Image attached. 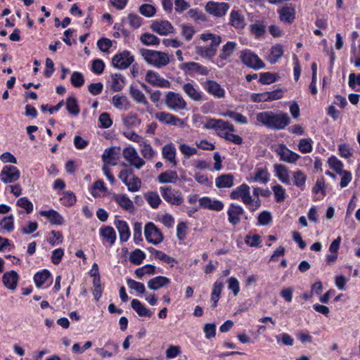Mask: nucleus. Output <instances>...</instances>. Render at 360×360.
<instances>
[{
  "label": "nucleus",
  "instance_id": "1",
  "mask_svg": "<svg viewBox=\"0 0 360 360\" xmlns=\"http://www.w3.org/2000/svg\"><path fill=\"white\" fill-rule=\"evenodd\" d=\"M257 121L266 127L271 129H283L290 124V119L287 113L278 110L263 111L256 115Z\"/></svg>",
  "mask_w": 360,
  "mask_h": 360
},
{
  "label": "nucleus",
  "instance_id": "2",
  "mask_svg": "<svg viewBox=\"0 0 360 360\" xmlns=\"http://www.w3.org/2000/svg\"><path fill=\"white\" fill-rule=\"evenodd\" d=\"M205 127L214 129L219 136L231 143L237 145L243 143L242 137L233 134L236 131L233 125L227 121L219 119H210L205 125Z\"/></svg>",
  "mask_w": 360,
  "mask_h": 360
},
{
  "label": "nucleus",
  "instance_id": "3",
  "mask_svg": "<svg viewBox=\"0 0 360 360\" xmlns=\"http://www.w3.org/2000/svg\"><path fill=\"white\" fill-rule=\"evenodd\" d=\"M140 53L148 64L158 68L166 66L169 62V56L165 52L141 49Z\"/></svg>",
  "mask_w": 360,
  "mask_h": 360
},
{
  "label": "nucleus",
  "instance_id": "4",
  "mask_svg": "<svg viewBox=\"0 0 360 360\" xmlns=\"http://www.w3.org/2000/svg\"><path fill=\"white\" fill-rule=\"evenodd\" d=\"M165 103L168 109L177 112L186 109L187 103L184 97L178 93L169 91L165 97Z\"/></svg>",
  "mask_w": 360,
  "mask_h": 360
},
{
  "label": "nucleus",
  "instance_id": "5",
  "mask_svg": "<svg viewBox=\"0 0 360 360\" xmlns=\"http://www.w3.org/2000/svg\"><path fill=\"white\" fill-rule=\"evenodd\" d=\"M240 58L244 65L255 70H258L265 67V64L263 61L257 54L250 50H244L240 51Z\"/></svg>",
  "mask_w": 360,
  "mask_h": 360
},
{
  "label": "nucleus",
  "instance_id": "6",
  "mask_svg": "<svg viewBox=\"0 0 360 360\" xmlns=\"http://www.w3.org/2000/svg\"><path fill=\"white\" fill-rule=\"evenodd\" d=\"M250 186L248 184H243L231 191L230 197L233 200L241 198L243 203L250 206L253 204L254 199L250 195Z\"/></svg>",
  "mask_w": 360,
  "mask_h": 360
},
{
  "label": "nucleus",
  "instance_id": "7",
  "mask_svg": "<svg viewBox=\"0 0 360 360\" xmlns=\"http://www.w3.org/2000/svg\"><path fill=\"white\" fill-rule=\"evenodd\" d=\"M144 234L148 242L157 245L163 240V236L158 227L152 222L145 226Z\"/></svg>",
  "mask_w": 360,
  "mask_h": 360
},
{
  "label": "nucleus",
  "instance_id": "8",
  "mask_svg": "<svg viewBox=\"0 0 360 360\" xmlns=\"http://www.w3.org/2000/svg\"><path fill=\"white\" fill-rule=\"evenodd\" d=\"M184 94L192 101L195 102H201L203 100V93L199 87L193 81L184 83L181 86Z\"/></svg>",
  "mask_w": 360,
  "mask_h": 360
},
{
  "label": "nucleus",
  "instance_id": "9",
  "mask_svg": "<svg viewBox=\"0 0 360 360\" xmlns=\"http://www.w3.org/2000/svg\"><path fill=\"white\" fill-rule=\"evenodd\" d=\"M230 6L225 2L209 1L205 6V11L210 15L221 18L227 13Z\"/></svg>",
  "mask_w": 360,
  "mask_h": 360
},
{
  "label": "nucleus",
  "instance_id": "10",
  "mask_svg": "<svg viewBox=\"0 0 360 360\" xmlns=\"http://www.w3.org/2000/svg\"><path fill=\"white\" fill-rule=\"evenodd\" d=\"M274 152L280 157V160L288 163L295 162L300 156L287 148L284 144H278L274 147Z\"/></svg>",
  "mask_w": 360,
  "mask_h": 360
},
{
  "label": "nucleus",
  "instance_id": "11",
  "mask_svg": "<svg viewBox=\"0 0 360 360\" xmlns=\"http://www.w3.org/2000/svg\"><path fill=\"white\" fill-rule=\"evenodd\" d=\"M160 191L162 198L167 202L175 205H179L182 203L183 198L179 191L172 188L170 186L162 187Z\"/></svg>",
  "mask_w": 360,
  "mask_h": 360
},
{
  "label": "nucleus",
  "instance_id": "12",
  "mask_svg": "<svg viewBox=\"0 0 360 360\" xmlns=\"http://www.w3.org/2000/svg\"><path fill=\"white\" fill-rule=\"evenodd\" d=\"M155 118L160 122L179 127H184V122L179 117L167 112H159L155 114Z\"/></svg>",
  "mask_w": 360,
  "mask_h": 360
},
{
  "label": "nucleus",
  "instance_id": "13",
  "mask_svg": "<svg viewBox=\"0 0 360 360\" xmlns=\"http://www.w3.org/2000/svg\"><path fill=\"white\" fill-rule=\"evenodd\" d=\"M134 60V56H131L129 51H124L114 56L112 64L115 68L122 70L127 68Z\"/></svg>",
  "mask_w": 360,
  "mask_h": 360
},
{
  "label": "nucleus",
  "instance_id": "14",
  "mask_svg": "<svg viewBox=\"0 0 360 360\" xmlns=\"http://www.w3.org/2000/svg\"><path fill=\"white\" fill-rule=\"evenodd\" d=\"M19 169L13 165H6L0 173V179L5 184L13 183L20 178Z\"/></svg>",
  "mask_w": 360,
  "mask_h": 360
},
{
  "label": "nucleus",
  "instance_id": "15",
  "mask_svg": "<svg viewBox=\"0 0 360 360\" xmlns=\"http://www.w3.org/2000/svg\"><path fill=\"white\" fill-rule=\"evenodd\" d=\"M205 90L216 98H223L225 90L214 80L207 79L203 84Z\"/></svg>",
  "mask_w": 360,
  "mask_h": 360
},
{
  "label": "nucleus",
  "instance_id": "16",
  "mask_svg": "<svg viewBox=\"0 0 360 360\" xmlns=\"http://www.w3.org/2000/svg\"><path fill=\"white\" fill-rule=\"evenodd\" d=\"M181 68L185 72L189 74H197L203 76L207 75L210 72L207 67L195 62L184 63L181 65Z\"/></svg>",
  "mask_w": 360,
  "mask_h": 360
},
{
  "label": "nucleus",
  "instance_id": "17",
  "mask_svg": "<svg viewBox=\"0 0 360 360\" xmlns=\"http://www.w3.org/2000/svg\"><path fill=\"white\" fill-rule=\"evenodd\" d=\"M150 29L160 35H167L174 32V27L167 20H155L150 25Z\"/></svg>",
  "mask_w": 360,
  "mask_h": 360
},
{
  "label": "nucleus",
  "instance_id": "18",
  "mask_svg": "<svg viewBox=\"0 0 360 360\" xmlns=\"http://www.w3.org/2000/svg\"><path fill=\"white\" fill-rule=\"evenodd\" d=\"M244 212L245 211L241 206L231 203L227 211L229 222L233 226L237 225Z\"/></svg>",
  "mask_w": 360,
  "mask_h": 360
},
{
  "label": "nucleus",
  "instance_id": "19",
  "mask_svg": "<svg viewBox=\"0 0 360 360\" xmlns=\"http://www.w3.org/2000/svg\"><path fill=\"white\" fill-rule=\"evenodd\" d=\"M146 81L155 86L169 88L170 82L160 76L158 72L153 70H148L146 75Z\"/></svg>",
  "mask_w": 360,
  "mask_h": 360
},
{
  "label": "nucleus",
  "instance_id": "20",
  "mask_svg": "<svg viewBox=\"0 0 360 360\" xmlns=\"http://www.w3.org/2000/svg\"><path fill=\"white\" fill-rule=\"evenodd\" d=\"M229 25L238 30H243L247 25L243 13L240 11L233 10L230 13Z\"/></svg>",
  "mask_w": 360,
  "mask_h": 360
},
{
  "label": "nucleus",
  "instance_id": "21",
  "mask_svg": "<svg viewBox=\"0 0 360 360\" xmlns=\"http://www.w3.org/2000/svg\"><path fill=\"white\" fill-rule=\"evenodd\" d=\"M119 150L120 148L116 149L115 147L106 148L102 155V160L106 165L115 166L117 164L119 160Z\"/></svg>",
  "mask_w": 360,
  "mask_h": 360
},
{
  "label": "nucleus",
  "instance_id": "22",
  "mask_svg": "<svg viewBox=\"0 0 360 360\" xmlns=\"http://www.w3.org/2000/svg\"><path fill=\"white\" fill-rule=\"evenodd\" d=\"M19 276L15 271H10L4 273L2 277V281L6 288L14 290L18 285Z\"/></svg>",
  "mask_w": 360,
  "mask_h": 360
},
{
  "label": "nucleus",
  "instance_id": "23",
  "mask_svg": "<svg viewBox=\"0 0 360 360\" xmlns=\"http://www.w3.org/2000/svg\"><path fill=\"white\" fill-rule=\"evenodd\" d=\"M199 204L203 208L210 210L221 211L224 208V203L218 200H212L208 197H202L199 199Z\"/></svg>",
  "mask_w": 360,
  "mask_h": 360
},
{
  "label": "nucleus",
  "instance_id": "24",
  "mask_svg": "<svg viewBox=\"0 0 360 360\" xmlns=\"http://www.w3.org/2000/svg\"><path fill=\"white\" fill-rule=\"evenodd\" d=\"M112 200H115L120 207L128 212H133L134 209V203L125 194H113Z\"/></svg>",
  "mask_w": 360,
  "mask_h": 360
},
{
  "label": "nucleus",
  "instance_id": "25",
  "mask_svg": "<svg viewBox=\"0 0 360 360\" xmlns=\"http://www.w3.org/2000/svg\"><path fill=\"white\" fill-rule=\"evenodd\" d=\"M162 153L163 158L171 162L173 167L177 165L176 160V148L174 143H170L165 145L162 147Z\"/></svg>",
  "mask_w": 360,
  "mask_h": 360
},
{
  "label": "nucleus",
  "instance_id": "26",
  "mask_svg": "<svg viewBox=\"0 0 360 360\" xmlns=\"http://www.w3.org/2000/svg\"><path fill=\"white\" fill-rule=\"evenodd\" d=\"M115 225L119 232L121 242H126L130 237V231L127 223L123 220H115Z\"/></svg>",
  "mask_w": 360,
  "mask_h": 360
},
{
  "label": "nucleus",
  "instance_id": "27",
  "mask_svg": "<svg viewBox=\"0 0 360 360\" xmlns=\"http://www.w3.org/2000/svg\"><path fill=\"white\" fill-rule=\"evenodd\" d=\"M276 176L278 179L285 184H290V174L288 168L283 165L276 164L274 166Z\"/></svg>",
  "mask_w": 360,
  "mask_h": 360
},
{
  "label": "nucleus",
  "instance_id": "28",
  "mask_svg": "<svg viewBox=\"0 0 360 360\" xmlns=\"http://www.w3.org/2000/svg\"><path fill=\"white\" fill-rule=\"evenodd\" d=\"M215 185L219 188H228L233 186V176L231 174H221L215 179Z\"/></svg>",
  "mask_w": 360,
  "mask_h": 360
},
{
  "label": "nucleus",
  "instance_id": "29",
  "mask_svg": "<svg viewBox=\"0 0 360 360\" xmlns=\"http://www.w3.org/2000/svg\"><path fill=\"white\" fill-rule=\"evenodd\" d=\"M40 214L48 218L53 224L62 225L64 223L63 217L54 210L41 211Z\"/></svg>",
  "mask_w": 360,
  "mask_h": 360
},
{
  "label": "nucleus",
  "instance_id": "30",
  "mask_svg": "<svg viewBox=\"0 0 360 360\" xmlns=\"http://www.w3.org/2000/svg\"><path fill=\"white\" fill-rule=\"evenodd\" d=\"M170 283V280L165 276H156L148 282V287L150 290H156L162 287L168 285Z\"/></svg>",
  "mask_w": 360,
  "mask_h": 360
},
{
  "label": "nucleus",
  "instance_id": "31",
  "mask_svg": "<svg viewBox=\"0 0 360 360\" xmlns=\"http://www.w3.org/2000/svg\"><path fill=\"white\" fill-rule=\"evenodd\" d=\"M132 309L140 316L151 317L153 312L147 309L139 300L133 299L131 302Z\"/></svg>",
  "mask_w": 360,
  "mask_h": 360
},
{
  "label": "nucleus",
  "instance_id": "32",
  "mask_svg": "<svg viewBox=\"0 0 360 360\" xmlns=\"http://www.w3.org/2000/svg\"><path fill=\"white\" fill-rule=\"evenodd\" d=\"M101 236L110 245H112L116 240V232L111 226H107L100 229Z\"/></svg>",
  "mask_w": 360,
  "mask_h": 360
},
{
  "label": "nucleus",
  "instance_id": "33",
  "mask_svg": "<svg viewBox=\"0 0 360 360\" xmlns=\"http://www.w3.org/2000/svg\"><path fill=\"white\" fill-rule=\"evenodd\" d=\"M295 13V8L291 6H285L278 11L281 20L288 23H291L294 20Z\"/></svg>",
  "mask_w": 360,
  "mask_h": 360
},
{
  "label": "nucleus",
  "instance_id": "34",
  "mask_svg": "<svg viewBox=\"0 0 360 360\" xmlns=\"http://www.w3.org/2000/svg\"><path fill=\"white\" fill-rule=\"evenodd\" d=\"M112 101L113 105L120 110H127L130 107L129 102L124 96L115 95L112 97Z\"/></svg>",
  "mask_w": 360,
  "mask_h": 360
},
{
  "label": "nucleus",
  "instance_id": "35",
  "mask_svg": "<svg viewBox=\"0 0 360 360\" xmlns=\"http://www.w3.org/2000/svg\"><path fill=\"white\" fill-rule=\"evenodd\" d=\"M178 180V175L176 171H166L161 173L158 176V181L162 184L175 183Z\"/></svg>",
  "mask_w": 360,
  "mask_h": 360
},
{
  "label": "nucleus",
  "instance_id": "36",
  "mask_svg": "<svg viewBox=\"0 0 360 360\" xmlns=\"http://www.w3.org/2000/svg\"><path fill=\"white\" fill-rule=\"evenodd\" d=\"M122 122L127 128H134L138 127L141 124V120L138 115L134 113H129L122 117Z\"/></svg>",
  "mask_w": 360,
  "mask_h": 360
},
{
  "label": "nucleus",
  "instance_id": "37",
  "mask_svg": "<svg viewBox=\"0 0 360 360\" xmlns=\"http://www.w3.org/2000/svg\"><path fill=\"white\" fill-rule=\"evenodd\" d=\"M124 86V78L121 74L112 75V84L110 89L112 91L117 92L122 90Z\"/></svg>",
  "mask_w": 360,
  "mask_h": 360
},
{
  "label": "nucleus",
  "instance_id": "38",
  "mask_svg": "<svg viewBox=\"0 0 360 360\" xmlns=\"http://www.w3.org/2000/svg\"><path fill=\"white\" fill-rule=\"evenodd\" d=\"M283 54V47L280 44L273 46L271 53L268 57V61L271 64H275Z\"/></svg>",
  "mask_w": 360,
  "mask_h": 360
},
{
  "label": "nucleus",
  "instance_id": "39",
  "mask_svg": "<svg viewBox=\"0 0 360 360\" xmlns=\"http://www.w3.org/2000/svg\"><path fill=\"white\" fill-rule=\"evenodd\" d=\"M293 184L301 190H304L306 182V175L300 170L295 171L292 173Z\"/></svg>",
  "mask_w": 360,
  "mask_h": 360
},
{
  "label": "nucleus",
  "instance_id": "40",
  "mask_svg": "<svg viewBox=\"0 0 360 360\" xmlns=\"http://www.w3.org/2000/svg\"><path fill=\"white\" fill-rule=\"evenodd\" d=\"M236 47V43L233 41H228L223 46L221 52L219 54V58L222 60H226L233 53Z\"/></svg>",
  "mask_w": 360,
  "mask_h": 360
},
{
  "label": "nucleus",
  "instance_id": "41",
  "mask_svg": "<svg viewBox=\"0 0 360 360\" xmlns=\"http://www.w3.org/2000/svg\"><path fill=\"white\" fill-rule=\"evenodd\" d=\"M269 179L268 172L263 169H257L254 176L248 179L249 182L260 181L263 184H266Z\"/></svg>",
  "mask_w": 360,
  "mask_h": 360
},
{
  "label": "nucleus",
  "instance_id": "42",
  "mask_svg": "<svg viewBox=\"0 0 360 360\" xmlns=\"http://www.w3.org/2000/svg\"><path fill=\"white\" fill-rule=\"evenodd\" d=\"M67 110L72 115H77L79 113V107L77 104V99L74 96H70L66 100Z\"/></svg>",
  "mask_w": 360,
  "mask_h": 360
},
{
  "label": "nucleus",
  "instance_id": "43",
  "mask_svg": "<svg viewBox=\"0 0 360 360\" xmlns=\"http://www.w3.org/2000/svg\"><path fill=\"white\" fill-rule=\"evenodd\" d=\"M129 94L132 98L139 103L147 105L148 104L144 94L138 89L131 86Z\"/></svg>",
  "mask_w": 360,
  "mask_h": 360
},
{
  "label": "nucleus",
  "instance_id": "44",
  "mask_svg": "<svg viewBox=\"0 0 360 360\" xmlns=\"http://www.w3.org/2000/svg\"><path fill=\"white\" fill-rule=\"evenodd\" d=\"M140 41L146 46L158 45L160 39L150 33H144L140 37Z\"/></svg>",
  "mask_w": 360,
  "mask_h": 360
},
{
  "label": "nucleus",
  "instance_id": "45",
  "mask_svg": "<svg viewBox=\"0 0 360 360\" xmlns=\"http://www.w3.org/2000/svg\"><path fill=\"white\" fill-rule=\"evenodd\" d=\"M140 146L141 148V153L144 158L150 160L154 157L155 151L149 143L142 141Z\"/></svg>",
  "mask_w": 360,
  "mask_h": 360
},
{
  "label": "nucleus",
  "instance_id": "46",
  "mask_svg": "<svg viewBox=\"0 0 360 360\" xmlns=\"http://www.w3.org/2000/svg\"><path fill=\"white\" fill-rule=\"evenodd\" d=\"M50 276V272L46 269L43 270L41 272L37 273L34 276V280L36 285L38 288L41 287L43 284L45 283V282Z\"/></svg>",
  "mask_w": 360,
  "mask_h": 360
},
{
  "label": "nucleus",
  "instance_id": "47",
  "mask_svg": "<svg viewBox=\"0 0 360 360\" xmlns=\"http://www.w3.org/2000/svg\"><path fill=\"white\" fill-rule=\"evenodd\" d=\"M145 256L146 255L142 250L136 249L131 252L129 256V261L134 264L139 265L142 263Z\"/></svg>",
  "mask_w": 360,
  "mask_h": 360
},
{
  "label": "nucleus",
  "instance_id": "48",
  "mask_svg": "<svg viewBox=\"0 0 360 360\" xmlns=\"http://www.w3.org/2000/svg\"><path fill=\"white\" fill-rule=\"evenodd\" d=\"M222 115L224 117H229L230 118L233 119L234 121L240 124H245L248 123V120L245 116L232 110H228L226 112L223 113Z\"/></svg>",
  "mask_w": 360,
  "mask_h": 360
},
{
  "label": "nucleus",
  "instance_id": "49",
  "mask_svg": "<svg viewBox=\"0 0 360 360\" xmlns=\"http://www.w3.org/2000/svg\"><path fill=\"white\" fill-rule=\"evenodd\" d=\"M148 250L152 255H155L156 258L159 259L161 261H163L167 264H170L174 261V258L168 256L167 255L161 251L155 250L153 248H149Z\"/></svg>",
  "mask_w": 360,
  "mask_h": 360
},
{
  "label": "nucleus",
  "instance_id": "50",
  "mask_svg": "<svg viewBox=\"0 0 360 360\" xmlns=\"http://www.w3.org/2000/svg\"><path fill=\"white\" fill-rule=\"evenodd\" d=\"M14 229L13 217L12 215L5 217L0 221V231L2 230L11 232Z\"/></svg>",
  "mask_w": 360,
  "mask_h": 360
},
{
  "label": "nucleus",
  "instance_id": "51",
  "mask_svg": "<svg viewBox=\"0 0 360 360\" xmlns=\"http://www.w3.org/2000/svg\"><path fill=\"white\" fill-rule=\"evenodd\" d=\"M155 273V266L146 264L135 271V275L139 278H142L146 274H154Z\"/></svg>",
  "mask_w": 360,
  "mask_h": 360
},
{
  "label": "nucleus",
  "instance_id": "52",
  "mask_svg": "<svg viewBox=\"0 0 360 360\" xmlns=\"http://www.w3.org/2000/svg\"><path fill=\"white\" fill-rule=\"evenodd\" d=\"M127 284L129 288L134 290L138 293L143 294L146 291L145 285L143 283L136 281L131 278L127 279Z\"/></svg>",
  "mask_w": 360,
  "mask_h": 360
},
{
  "label": "nucleus",
  "instance_id": "53",
  "mask_svg": "<svg viewBox=\"0 0 360 360\" xmlns=\"http://www.w3.org/2000/svg\"><path fill=\"white\" fill-rule=\"evenodd\" d=\"M127 186L128 191L131 192H136L141 188V181L138 176H136L133 173V176H131L130 182L129 184H127Z\"/></svg>",
  "mask_w": 360,
  "mask_h": 360
},
{
  "label": "nucleus",
  "instance_id": "54",
  "mask_svg": "<svg viewBox=\"0 0 360 360\" xmlns=\"http://www.w3.org/2000/svg\"><path fill=\"white\" fill-rule=\"evenodd\" d=\"M146 198L148 204L153 208L158 207L161 202L160 196L155 192L147 193Z\"/></svg>",
  "mask_w": 360,
  "mask_h": 360
},
{
  "label": "nucleus",
  "instance_id": "55",
  "mask_svg": "<svg viewBox=\"0 0 360 360\" xmlns=\"http://www.w3.org/2000/svg\"><path fill=\"white\" fill-rule=\"evenodd\" d=\"M70 82L75 87H81L84 83V77L81 72H74L71 75Z\"/></svg>",
  "mask_w": 360,
  "mask_h": 360
},
{
  "label": "nucleus",
  "instance_id": "56",
  "mask_svg": "<svg viewBox=\"0 0 360 360\" xmlns=\"http://www.w3.org/2000/svg\"><path fill=\"white\" fill-rule=\"evenodd\" d=\"M298 148L302 153H308L312 150L311 140L309 139H302L300 141Z\"/></svg>",
  "mask_w": 360,
  "mask_h": 360
},
{
  "label": "nucleus",
  "instance_id": "57",
  "mask_svg": "<svg viewBox=\"0 0 360 360\" xmlns=\"http://www.w3.org/2000/svg\"><path fill=\"white\" fill-rule=\"evenodd\" d=\"M140 13L146 17L150 18L155 13V8L150 4H143L139 9Z\"/></svg>",
  "mask_w": 360,
  "mask_h": 360
},
{
  "label": "nucleus",
  "instance_id": "58",
  "mask_svg": "<svg viewBox=\"0 0 360 360\" xmlns=\"http://www.w3.org/2000/svg\"><path fill=\"white\" fill-rule=\"evenodd\" d=\"M273 192L277 202H282L285 199V190L281 185L274 186L272 188Z\"/></svg>",
  "mask_w": 360,
  "mask_h": 360
},
{
  "label": "nucleus",
  "instance_id": "59",
  "mask_svg": "<svg viewBox=\"0 0 360 360\" xmlns=\"http://www.w3.org/2000/svg\"><path fill=\"white\" fill-rule=\"evenodd\" d=\"M328 164L330 167L334 169L338 174H340V172L344 171L342 170L343 164L334 156H332L328 159Z\"/></svg>",
  "mask_w": 360,
  "mask_h": 360
},
{
  "label": "nucleus",
  "instance_id": "60",
  "mask_svg": "<svg viewBox=\"0 0 360 360\" xmlns=\"http://www.w3.org/2000/svg\"><path fill=\"white\" fill-rule=\"evenodd\" d=\"M180 152L187 158H190L197 153V149L186 143H181L179 145Z\"/></svg>",
  "mask_w": 360,
  "mask_h": 360
},
{
  "label": "nucleus",
  "instance_id": "61",
  "mask_svg": "<svg viewBox=\"0 0 360 360\" xmlns=\"http://www.w3.org/2000/svg\"><path fill=\"white\" fill-rule=\"evenodd\" d=\"M197 53L202 57H212L215 55L216 51H214L210 46H198Z\"/></svg>",
  "mask_w": 360,
  "mask_h": 360
},
{
  "label": "nucleus",
  "instance_id": "62",
  "mask_svg": "<svg viewBox=\"0 0 360 360\" xmlns=\"http://www.w3.org/2000/svg\"><path fill=\"white\" fill-rule=\"evenodd\" d=\"M98 120L101 124V127L104 129L109 128L112 124V120L108 112L101 113Z\"/></svg>",
  "mask_w": 360,
  "mask_h": 360
},
{
  "label": "nucleus",
  "instance_id": "63",
  "mask_svg": "<svg viewBox=\"0 0 360 360\" xmlns=\"http://www.w3.org/2000/svg\"><path fill=\"white\" fill-rule=\"evenodd\" d=\"M17 205L25 209L27 213H30L33 210L32 203L27 198H20L17 201Z\"/></svg>",
  "mask_w": 360,
  "mask_h": 360
},
{
  "label": "nucleus",
  "instance_id": "64",
  "mask_svg": "<svg viewBox=\"0 0 360 360\" xmlns=\"http://www.w3.org/2000/svg\"><path fill=\"white\" fill-rule=\"evenodd\" d=\"M275 81L276 76L271 72H264L260 75L259 82L262 84H270Z\"/></svg>",
  "mask_w": 360,
  "mask_h": 360
}]
</instances>
